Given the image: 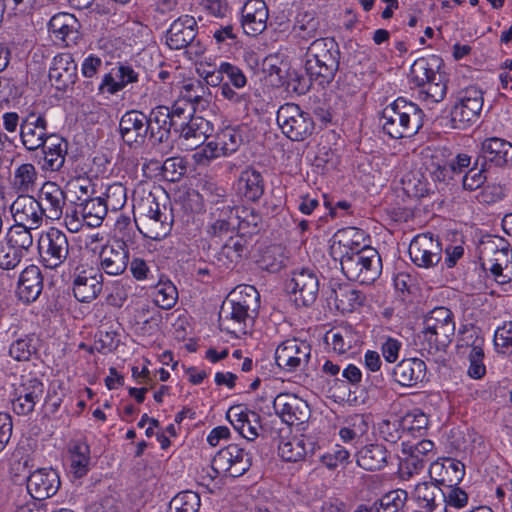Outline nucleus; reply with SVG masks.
Masks as SVG:
<instances>
[{
  "mask_svg": "<svg viewBox=\"0 0 512 512\" xmlns=\"http://www.w3.org/2000/svg\"><path fill=\"white\" fill-rule=\"evenodd\" d=\"M276 119L282 133L292 141H304L315 128L311 114L295 103L281 105Z\"/></svg>",
  "mask_w": 512,
  "mask_h": 512,
  "instance_id": "obj_6",
  "label": "nucleus"
},
{
  "mask_svg": "<svg viewBox=\"0 0 512 512\" xmlns=\"http://www.w3.org/2000/svg\"><path fill=\"white\" fill-rule=\"evenodd\" d=\"M406 497V491L401 489L393 490L372 504L377 508L378 512H397L403 507Z\"/></svg>",
  "mask_w": 512,
  "mask_h": 512,
  "instance_id": "obj_56",
  "label": "nucleus"
},
{
  "mask_svg": "<svg viewBox=\"0 0 512 512\" xmlns=\"http://www.w3.org/2000/svg\"><path fill=\"white\" fill-rule=\"evenodd\" d=\"M257 316L226 298L219 311V327L236 337L247 333L248 323Z\"/></svg>",
  "mask_w": 512,
  "mask_h": 512,
  "instance_id": "obj_15",
  "label": "nucleus"
},
{
  "mask_svg": "<svg viewBox=\"0 0 512 512\" xmlns=\"http://www.w3.org/2000/svg\"><path fill=\"white\" fill-rule=\"evenodd\" d=\"M477 344L468 354L470 362L468 375L474 379H480L486 374V367L483 363L484 350L481 348V341L478 340Z\"/></svg>",
  "mask_w": 512,
  "mask_h": 512,
  "instance_id": "obj_61",
  "label": "nucleus"
},
{
  "mask_svg": "<svg viewBox=\"0 0 512 512\" xmlns=\"http://www.w3.org/2000/svg\"><path fill=\"white\" fill-rule=\"evenodd\" d=\"M227 419L244 438L253 441L258 437L260 416L243 405L232 406L227 412Z\"/></svg>",
  "mask_w": 512,
  "mask_h": 512,
  "instance_id": "obj_26",
  "label": "nucleus"
},
{
  "mask_svg": "<svg viewBox=\"0 0 512 512\" xmlns=\"http://www.w3.org/2000/svg\"><path fill=\"white\" fill-rule=\"evenodd\" d=\"M37 177L35 166L31 163H23L15 169L13 186L19 192H31L36 186Z\"/></svg>",
  "mask_w": 512,
  "mask_h": 512,
  "instance_id": "obj_46",
  "label": "nucleus"
},
{
  "mask_svg": "<svg viewBox=\"0 0 512 512\" xmlns=\"http://www.w3.org/2000/svg\"><path fill=\"white\" fill-rule=\"evenodd\" d=\"M464 474V464L452 458L436 461L429 468L431 480L440 486H457L463 479Z\"/></svg>",
  "mask_w": 512,
  "mask_h": 512,
  "instance_id": "obj_28",
  "label": "nucleus"
},
{
  "mask_svg": "<svg viewBox=\"0 0 512 512\" xmlns=\"http://www.w3.org/2000/svg\"><path fill=\"white\" fill-rule=\"evenodd\" d=\"M59 487L60 479L53 469H38L27 479V490L34 500L41 501L52 497Z\"/></svg>",
  "mask_w": 512,
  "mask_h": 512,
  "instance_id": "obj_21",
  "label": "nucleus"
},
{
  "mask_svg": "<svg viewBox=\"0 0 512 512\" xmlns=\"http://www.w3.org/2000/svg\"><path fill=\"white\" fill-rule=\"evenodd\" d=\"M127 200L126 188L122 183L116 182L106 188L102 201L108 211H118L124 207Z\"/></svg>",
  "mask_w": 512,
  "mask_h": 512,
  "instance_id": "obj_55",
  "label": "nucleus"
},
{
  "mask_svg": "<svg viewBox=\"0 0 512 512\" xmlns=\"http://www.w3.org/2000/svg\"><path fill=\"white\" fill-rule=\"evenodd\" d=\"M48 123L46 117L42 113L29 111L22 117L20 123V139L22 145L28 151H36L40 149L48 140L47 133Z\"/></svg>",
  "mask_w": 512,
  "mask_h": 512,
  "instance_id": "obj_14",
  "label": "nucleus"
},
{
  "mask_svg": "<svg viewBox=\"0 0 512 512\" xmlns=\"http://www.w3.org/2000/svg\"><path fill=\"white\" fill-rule=\"evenodd\" d=\"M433 494L436 495L437 499L444 497V491L441 489V486L438 485L433 480L431 482H422L415 486L413 497L418 505L428 501Z\"/></svg>",
  "mask_w": 512,
  "mask_h": 512,
  "instance_id": "obj_62",
  "label": "nucleus"
},
{
  "mask_svg": "<svg viewBox=\"0 0 512 512\" xmlns=\"http://www.w3.org/2000/svg\"><path fill=\"white\" fill-rule=\"evenodd\" d=\"M410 77L417 86H423L431 79L437 80L439 73L435 71L434 65L430 64L427 58L422 57L412 64Z\"/></svg>",
  "mask_w": 512,
  "mask_h": 512,
  "instance_id": "obj_52",
  "label": "nucleus"
},
{
  "mask_svg": "<svg viewBox=\"0 0 512 512\" xmlns=\"http://www.w3.org/2000/svg\"><path fill=\"white\" fill-rule=\"evenodd\" d=\"M313 450V442L303 437L282 440L278 445L279 456L287 462H297Z\"/></svg>",
  "mask_w": 512,
  "mask_h": 512,
  "instance_id": "obj_40",
  "label": "nucleus"
},
{
  "mask_svg": "<svg viewBox=\"0 0 512 512\" xmlns=\"http://www.w3.org/2000/svg\"><path fill=\"white\" fill-rule=\"evenodd\" d=\"M409 255L418 267L430 268L437 265L442 258V247L431 234H419L409 245Z\"/></svg>",
  "mask_w": 512,
  "mask_h": 512,
  "instance_id": "obj_16",
  "label": "nucleus"
},
{
  "mask_svg": "<svg viewBox=\"0 0 512 512\" xmlns=\"http://www.w3.org/2000/svg\"><path fill=\"white\" fill-rule=\"evenodd\" d=\"M219 217L210 225L208 233L213 237H222L228 235L235 228L234 207L230 204H223Z\"/></svg>",
  "mask_w": 512,
  "mask_h": 512,
  "instance_id": "obj_48",
  "label": "nucleus"
},
{
  "mask_svg": "<svg viewBox=\"0 0 512 512\" xmlns=\"http://www.w3.org/2000/svg\"><path fill=\"white\" fill-rule=\"evenodd\" d=\"M198 25L196 20L189 15H184L174 20L166 32V44L170 49H189V53L199 56L204 53L205 46L197 39Z\"/></svg>",
  "mask_w": 512,
  "mask_h": 512,
  "instance_id": "obj_7",
  "label": "nucleus"
},
{
  "mask_svg": "<svg viewBox=\"0 0 512 512\" xmlns=\"http://www.w3.org/2000/svg\"><path fill=\"white\" fill-rule=\"evenodd\" d=\"M251 457L237 444H230L218 451L212 460V469L216 474L239 477L249 470Z\"/></svg>",
  "mask_w": 512,
  "mask_h": 512,
  "instance_id": "obj_11",
  "label": "nucleus"
},
{
  "mask_svg": "<svg viewBox=\"0 0 512 512\" xmlns=\"http://www.w3.org/2000/svg\"><path fill=\"white\" fill-rule=\"evenodd\" d=\"M199 506V495L192 491H184L170 501L169 512H197Z\"/></svg>",
  "mask_w": 512,
  "mask_h": 512,
  "instance_id": "obj_54",
  "label": "nucleus"
},
{
  "mask_svg": "<svg viewBox=\"0 0 512 512\" xmlns=\"http://www.w3.org/2000/svg\"><path fill=\"white\" fill-rule=\"evenodd\" d=\"M49 79L58 90H66L77 79V64L69 53H60L53 58Z\"/></svg>",
  "mask_w": 512,
  "mask_h": 512,
  "instance_id": "obj_24",
  "label": "nucleus"
},
{
  "mask_svg": "<svg viewBox=\"0 0 512 512\" xmlns=\"http://www.w3.org/2000/svg\"><path fill=\"white\" fill-rule=\"evenodd\" d=\"M487 169L488 167L483 165V163L476 158L473 166L470 167L463 176V188L468 191H474L483 187L487 180Z\"/></svg>",
  "mask_w": 512,
  "mask_h": 512,
  "instance_id": "obj_53",
  "label": "nucleus"
},
{
  "mask_svg": "<svg viewBox=\"0 0 512 512\" xmlns=\"http://www.w3.org/2000/svg\"><path fill=\"white\" fill-rule=\"evenodd\" d=\"M103 275L93 268L76 267L73 273V294L82 303H90L101 293Z\"/></svg>",
  "mask_w": 512,
  "mask_h": 512,
  "instance_id": "obj_18",
  "label": "nucleus"
},
{
  "mask_svg": "<svg viewBox=\"0 0 512 512\" xmlns=\"http://www.w3.org/2000/svg\"><path fill=\"white\" fill-rule=\"evenodd\" d=\"M311 345L298 338H291L278 345L275 351L277 366L286 372L308 370L311 359Z\"/></svg>",
  "mask_w": 512,
  "mask_h": 512,
  "instance_id": "obj_8",
  "label": "nucleus"
},
{
  "mask_svg": "<svg viewBox=\"0 0 512 512\" xmlns=\"http://www.w3.org/2000/svg\"><path fill=\"white\" fill-rule=\"evenodd\" d=\"M119 133L130 148L141 147L148 136L146 114L138 110L125 112L119 121Z\"/></svg>",
  "mask_w": 512,
  "mask_h": 512,
  "instance_id": "obj_17",
  "label": "nucleus"
},
{
  "mask_svg": "<svg viewBox=\"0 0 512 512\" xmlns=\"http://www.w3.org/2000/svg\"><path fill=\"white\" fill-rule=\"evenodd\" d=\"M90 464V448L85 443H77L71 449V470L80 478L87 474Z\"/></svg>",
  "mask_w": 512,
  "mask_h": 512,
  "instance_id": "obj_51",
  "label": "nucleus"
},
{
  "mask_svg": "<svg viewBox=\"0 0 512 512\" xmlns=\"http://www.w3.org/2000/svg\"><path fill=\"white\" fill-rule=\"evenodd\" d=\"M319 19L313 12H301L297 15L292 32L295 37L308 41L319 35Z\"/></svg>",
  "mask_w": 512,
  "mask_h": 512,
  "instance_id": "obj_45",
  "label": "nucleus"
},
{
  "mask_svg": "<svg viewBox=\"0 0 512 512\" xmlns=\"http://www.w3.org/2000/svg\"><path fill=\"white\" fill-rule=\"evenodd\" d=\"M245 242L240 236L229 237L216 255L218 265L229 269L236 264L246 250Z\"/></svg>",
  "mask_w": 512,
  "mask_h": 512,
  "instance_id": "obj_41",
  "label": "nucleus"
},
{
  "mask_svg": "<svg viewBox=\"0 0 512 512\" xmlns=\"http://www.w3.org/2000/svg\"><path fill=\"white\" fill-rule=\"evenodd\" d=\"M49 31L59 40L69 46L78 38L79 23L76 17L70 13H58L54 15L48 24Z\"/></svg>",
  "mask_w": 512,
  "mask_h": 512,
  "instance_id": "obj_35",
  "label": "nucleus"
},
{
  "mask_svg": "<svg viewBox=\"0 0 512 512\" xmlns=\"http://www.w3.org/2000/svg\"><path fill=\"white\" fill-rule=\"evenodd\" d=\"M340 51L333 38H316L307 48L305 70L311 81L325 87L339 69Z\"/></svg>",
  "mask_w": 512,
  "mask_h": 512,
  "instance_id": "obj_1",
  "label": "nucleus"
},
{
  "mask_svg": "<svg viewBox=\"0 0 512 512\" xmlns=\"http://www.w3.org/2000/svg\"><path fill=\"white\" fill-rule=\"evenodd\" d=\"M134 219L138 230L152 240L165 238L173 225L171 208L160 204L152 193L140 198L134 205Z\"/></svg>",
  "mask_w": 512,
  "mask_h": 512,
  "instance_id": "obj_3",
  "label": "nucleus"
},
{
  "mask_svg": "<svg viewBox=\"0 0 512 512\" xmlns=\"http://www.w3.org/2000/svg\"><path fill=\"white\" fill-rule=\"evenodd\" d=\"M478 161L490 167H505L512 164V144L498 137L486 138L477 156Z\"/></svg>",
  "mask_w": 512,
  "mask_h": 512,
  "instance_id": "obj_20",
  "label": "nucleus"
},
{
  "mask_svg": "<svg viewBox=\"0 0 512 512\" xmlns=\"http://www.w3.org/2000/svg\"><path fill=\"white\" fill-rule=\"evenodd\" d=\"M24 256L25 254L12 246L9 242H0V267L2 269H14L20 264Z\"/></svg>",
  "mask_w": 512,
  "mask_h": 512,
  "instance_id": "obj_60",
  "label": "nucleus"
},
{
  "mask_svg": "<svg viewBox=\"0 0 512 512\" xmlns=\"http://www.w3.org/2000/svg\"><path fill=\"white\" fill-rule=\"evenodd\" d=\"M176 132L180 134V137L191 141V145L197 147L212 134L213 127L205 118L192 116L185 124L176 127Z\"/></svg>",
  "mask_w": 512,
  "mask_h": 512,
  "instance_id": "obj_36",
  "label": "nucleus"
},
{
  "mask_svg": "<svg viewBox=\"0 0 512 512\" xmlns=\"http://www.w3.org/2000/svg\"><path fill=\"white\" fill-rule=\"evenodd\" d=\"M80 208L83 222L89 227L100 226L108 212L102 197L85 198Z\"/></svg>",
  "mask_w": 512,
  "mask_h": 512,
  "instance_id": "obj_42",
  "label": "nucleus"
},
{
  "mask_svg": "<svg viewBox=\"0 0 512 512\" xmlns=\"http://www.w3.org/2000/svg\"><path fill=\"white\" fill-rule=\"evenodd\" d=\"M423 118L424 113L417 104L399 97L383 109L382 128L393 139L408 138L418 133Z\"/></svg>",
  "mask_w": 512,
  "mask_h": 512,
  "instance_id": "obj_2",
  "label": "nucleus"
},
{
  "mask_svg": "<svg viewBox=\"0 0 512 512\" xmlns=\"http://www.w3.org/2000/svg\"><path fill=\"white\" fill-rule=\"evenodd\" d=\"M169 107L160 105L153 108L147 119V131L153 144L165 143L171 136V129L176 132V127L180 124L173 122L169 117Z\"/></svg>",
  "mask_w": 512,
  "mask_h": 512,
  "instance_id": "obj_22",
  "label": "nucleus"
},
{
  "mask_svg": "<svg viewBox=\"0 0 512 512\" xmlns=\"http://www.w3.org/2000/svg\"><path fill=\"white\" fill-rule=\"evenodd\" d=\"M15 224L39 228L43 221L41 206L33 196L19 195L10 207Z\"/></svg>",
  "mask_w": 512,
  "mask_h": 512,
  "instance_id": "obj_23",
  "label": "nucleus"
},
{
  "mask_svg": "<svg viewBox=\"0 0 512 512\" xmlns=\"http://www.w3.org/2000/svg\"><path fill=\"white\" fill-rule=\"evenodd\" d=\"M129 264V249L124 241H114L102 247L99 268L110 276L123 274Z\"/></svg>",
  "mask_w": 512,
  "mask_h": 512,
  "instance_id": "obj_19",
  "label": "nucleus"
},
{
  "mask_svg": "<svg viewBox=\"0 0 512 512\" xmlns=\"http://www.w3.org/2000/svg\"><path fill=\"white\" fill-rule=\"evenodd\" d=\"M38 248L42 264L49 269L60 267L69 255L67 236L55 227L40 236Z\"/></svg>",
  "mask_w": 512,
  "mask_h": 512,
  "instance_id": "obj_10",
  "label": "nucleus"
},
{
  "mask_svg": "<svg viewBox=\"0 0 512 512\" xmlns=\"http://www.w3.org/2000/svg\"><path fill=\"white\" fill-rule=\"evenodd\" d=\"M425 375L426 364L419 358L403 359L392 371L394 381L404 387L416 386L424 380Z\"/></svg>",
  "mask_w": 512,
  "mask_h": 512,
  "instance_id": "obj_32",
  "label": "nucleus"
},
{
  "mask_svg": "<svg viewBox=\"0 0 512 512\" xmlns=\"http://www.w3.org/2000/svg\"><path fill=\"white\" fill-rule=\"evenodd\" d=\"M341 269L344 275L351 281L361 284L374 282L381 273L382 263L377 250L367 247L359 252H351L350 255L341 256Z\"/></svg>",
  "mask_w": 512,
  "mask_h": 512,
  "instance_id": "obj_4",
  "label": "nucleus"
},
{
  "mask_svg": "<svg viewBox=\"0 0 512 512\" xmlns=\"http://www.w3.org/2000/svg\"><path fill=\"white\" fill-rule=\"evenodd\" d=\"M34 351L35 347L32 345V338L29 336L15 340L9 348L10 356L17 361H28Z\"/></svg>",
  "mask_w": 512,
  "mask_h": 512,
  "instance_id": "obj_63",
  "label": "nucleus"
},
{
  "mask_svg": "<svg viewBox=\"0 0 512 512\" xmlns=\"http://www.w3.org/2000/svg\"><path fill=\"white\" fill-rule=\"evenodd\" d=\"M237 195L249 202H257L264 194L265 182L262 174L253 167L241 171L236 183Z\"/></svg>",
  "mask_w": 512,
  "mask_h": 512,
  "instance_id": "obj_29",
  "label": "nucleus"
},
{
  "mask_svg": "<svg viewBox=\"0 0 512 512\" xmlns=\"http://www.w3.org/2000/svg\"><path fill=\"white\" fill-rule=\"evenodd\" d=\"M43 289V277L36 265L27 266L20 274L17 293L25 303L34 302Z\"/></svg>",
  "mask_w": 512,
  "mask_h": 512,
  "instance_id": "obj_33",
  "label": "nucleus"
},
{
  "mask_svg": "<svg viewBox=\"0 0 512 512\" xmlns=\"http://www.w3.org/2000/svg\"><path fill=\"white\" fill-rule=\"evenodd\" d=\"M204 87L201 82H191L183 85L181 90V99L179 101H187L192 107L204 109L208 104L207 100L203 97Z\"/></svg>",
  "mask_w": 512,
  "mask_h": 512,
  "instance_id": "obj_58",
  "label": "nucleus"
},
{
  "mask_svg": "<svg viewBox=\"0 0 512 512\" xmlns=\"http://www.w3.org/2000/svg\"><path fill=\"white\" fill-rule=\"evenodd\" d=\"M32 229L14 224L8 231L6 241L26 255L33 245Z\"/></svg>",
  "mask_w": 512,
  "mask_h": 512,
  "instance_id": "obj_50",
  "label": "nucleus"
},
{
  "mask_svg": "<svg viewBox=\"0 0 512 512\" xmlns=\"http://www.w3.org/2000/svg\"><path fill=\"white\" fill-rule=\"evenodd\" d=\"M44 393V385L38 379H31L22 385L18 396L12 400V409L17 415H28L34 411L37 401Z\"/></svg>",
  "mask_w": 512,
  "mask_h": 512,
  "instance_id": "obj_34",
  "label": "nucleus"
},
{
  "mask_svg": "<svg viewBox=\"0 0 512 512\" xmlns=\"http://www.w3.org/2000/svg\"><path fill=\"white\" fill-rule=\"evenodd\" d=\"M243 137L238 128L225 127L216 137V140L209 142L203 149V153L207 158H216L220 155L231 154L240 147Z\"/></svg>",
  "mask_w": 512,
  "mask_h": 512,
  "instance_id": "obj_31",
  "label": "nucleus"
},
{
  "mask_svg": "<svg viewBox=\"0 0 512 512\" xmlns=\"http://www.w3.org/2000/svg\"><path fill=\"white\" fill-rule=\"evenodd\" d=\"M275 413L288 425H300L308 421L311 410L308 403L291 393H280L273 401Z\"/></svg>",
  "mask_w": 512,
  "mask_h": 512,
  "instance_id": "obj_13",
  "label": "nucleus"
},
{
  "mask_svg": "<svg viewBox=\"0 0 512 512\" xmlns=\"http://www.w3.org/2000/svg\"><path fill=\"white\" fill-rule=\"evenodd\" d=\"M220 71L224 72V75L227 77L226 82H229L230 86L232 85L237 90L246 86L247 78L239 67L228 62H221Z\"/></svg>",
  "mask_w": 512,
  "mask_h": 512,
  "instance_id": "obj_64",
  "label": "nucleus"
},
{
  "mask_svg": "<svg viewBox=\"0 0 512 512\" xmlns=\"http://www.w3.org/2000/svg\"><path fill=\"white\" fill-rule=\"evenodd\" d=\"M483 107V93L476 86H470L459 92L457 102L450 112V127L463 129L475 122Z\"/></svg>",
  "mask_w": 512,
  "mask_h": 512,
  "instance_id": "obj_9",
  "label": "nucleus"
},
{
  "mask_svg": "<svg viewBox=\"0 0 512 512\" xmlns=\"http://www.w3.org/2000/svg\"><path fill=\"white\" fill-rule=\"evenodd\" d=\"M388 456L389 453L385 446L369 444L358 451L357 464L367 471L380 470L387 465Z\"/></svg>",
  "mask_w": 512,
  "mask_h": 512,
  "instance_id": "obj_38",
  "label": "nucleus"
},
{
  "mask_svg": "<svg viewBox=\"0 0 512 512\" xmlns=\"http://www.w3.org/2000/svg\"><path fill=\"white\" fill-rule=\"evenodd\" d=\"M268 9L263 0H249L242 9V27L250 36H257L266 29Z\"/></svg>",
  "mask_w": 512,
  "mask_h": 512,
  "instance_id": "obj_30",
  "label": "nucleus"
},
{
  "mask_svg": "<svg viewBox=\"0 0 512 512\" xmlns=\"http://www.w3.org/2000/svg\"><path fill=\"white\" fill-rule=\"evenodd\" d=\"M422 333L430 353L444 350L451 343L455 333L451 310L446 307L434 308L424 320Z\"/></svg>",
  "mask_w": 512,
  "mask_h": 512,
  "instance_id": "obj_5",
  "label": "nucleus"
},
{
  "mask_svg": "<svg viewBox=\"0 0 512 512\" xmlns=\"http://www.w3.org/2000/svg\"><path fill=\"white\" fill-rule=\"evenodd\" d=\"M422 154L426 169L435 181L446 182L453 179L454 175L448 164H443L439 156L434 154L432 150L426 149Z\"/></svg>",
  "mask_w": 512,
  "mask_h": 512,
  "instance_id": "obj_49",
  "label": "nucleus"
},
{
  "mask_svg": "<svg viewBox=\"0 0 512 512\" xmlns=\"http://www.w3.org/2000/svg\"><path fill=\"white\" fill-rule=\"evenodd\" d=\"M234 220L239 229L252 234L259 230L262 216L254 208L241 206L234 207Z\"/></svg>",
  "mask_w": 512,
  "mask_h": 512,
  "instance_id": "obj_47",
  "label": "nucleus"
},
{
  "mask_svg": "<svg viewBox=\"0 0 512 512\" xmlns=\"http://www.w3.org/2000/svg\"><path fill=\"white\" fill-rule=\"evenodd\" d=\"M227 298L250 313L258 314L260 307V295L254 286L239 285L228 295Z\"/></svg>",
  "mask_w": 512,
  "mask_h": 512,
  "instance_id": "obj_44",
  "label": "nucleus"
},
{
  "mask_svg": "<svg viewBox=\"0 0 512 512\" xmlns=\"http://www.w3.org/2000/svg\"><path fill=\"white\" fill-rule=\"evenodd\" d=\"M286 287L297 306H310L317 299L319 280L312 270L301 269L292 273Z\"/></svg>",
  "mask_w": 512,
  "mask_h": 512,
  "instance_id": "obj_12",
  "label": "nucleus"
},
{
  "mask_svg": "<svg viewBox=\"0 0 512 512\" xmlns=\"http://www.w3.org/2000/svg\"><path fill=\"white\" fill-rule=\"evenodd\" d=\"M162 322V315L157 310L150 311L148 306L136 310L134 325L136 331L141 335H154L158 332Z\"/></svg>",
  "mask_w": 512,
  "mask_h": 512,
  "instance_id": "obj_43",
  "label": "nucleus"
},
{
  "mask_svg": "<svg viewBox=\"0 0 512 512\" xmlns=\"http://www.w3.org/2000/svg\"><path fill=\"white\" fill-rule=\"evenodd\" d=\"M37 202L41 206L43 216L51 220H58L63 214L66 195L60 186L48 181L40 189Z\"/></svg>",
  "mask_w": 512,
  "mask_h": 512,
  "instance_id": "obj_27",
  "label": "nucleus"
},
{
  "mask_svg": "<svg viewBox=\"0 0 512 512\" xmlns=\"http://www.w3.org/2000/svg\"><path fill=\"white\" fill-rule=\"evenodd\" d=\"M332 293L337 309L343 313L355 311L366 300L365 295L350 284H338Z\"/></svg>",
  "mask_w": 512,
  "mask_h": 512,
  "instance_id": "obj_39",
  "label": "nucleus"
},
{
  "mask_svg": "<svg viewBox=\"0 0 512 512\" xmlns=\"http://www.w3.org/2000/svg\"><path fill=\"white\" fill-rule=\"evenodd\" d=\"M178 298L176 287L172 283H161L156 286L154 302L162 309L172 308Z\"/></svg>",
  "mask_w": 512,
  "mask_h": 512,
  "instance_id": "obj_59",
  "label": "nucleus"
},
{
  "mask_svg": "<svg viewBox=\"0 0 512 512\" xmlns=\"http://www.w3.org/2000/svg\"><path fill=\"white\" fill-rule=\"evenodd\" d=\"M259 266L271 273L279 272L285 266V257L281 248L279 246L268 248L261 256Z\"/></svg>",
  "mask_w": 512,
  "mask_h": 512,
  "instance_id": "obj_57",
  "label": "nucleus"
},
{
  "mask_svg": "<svg viewBox=\"0 0 512 512\" xmlns=\"http://www.w3.org/2000/svg\"><path fill=\"white\" fill-rule=\"evenodd\" d=\"M365 239V233L363 230L356 227H347L339 230L335 234L334 244L332 250L339 252L340 257L343 255H350L351 252H359L362 249L367 248V245H362Z\"/></svg>",
  "mask_w": 512,
  "mask_h": 512,
  "instance_id": "obj_37",
  "label": "nucleus"
},
{
  "mask_svg": "<svg viewBox=\"0 0 512 512\" xmlns=\"http://www.w3.org/2000/svg\"><path fill=\"white\" fill-rule=\"evenodd\" d=\"M42 156L37 160L43 171H59L67 155V142L54 134H50L44 145L40 146Z\"/></svg>",
  "mask_w": 512,
  "mask_h": 512,
  "instance_id": "obj_25",
  "label": "nucleus"
}]
</instances>
